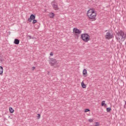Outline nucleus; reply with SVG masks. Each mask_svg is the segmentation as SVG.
Returning a JSON list of instances; mask_svg holds the SVG:
<instances>
[{"instance_id": "18", "label": "nucleus", "mask_w": 126, "mask_h": 126, "mask_svg": "<svg viewBox=\"0 0 126 126\" xmlns=\"http://www.w3.org/2000/svg\"><path fill=\"white\" fill-rule=\"evenodd\" d=\"M106 111L107 112H110L111 111V107L107 108Z\"/></svg>"}, {"instance_id": "26", "label": "nucleus", "mask_w": 126, "mask_h": 126, "mask_svg": "<svg viewBox=\"0 0 126 126\" xmlns=\"http://www.w3.org/2000/svg\"><path fill=\"white\" fill-rule=\"evenodd\" d=\"M125 103H126V101H125Z\"/></svg>"}, {"instance_id": "16", "label": "nucleus", "mask_w": 126, "mask_h": 126, "mask_svg": "<svg viewBox=\"0 0 126 126\" xmlns=\"http://www.w3.org/2000/svg\"><path fill=\"white\" fill-rule=\"evenodd\" d=\"M37 20H35V19H34L33 20L32 24H35V23H37Z\"/></svg>"}, {"instance_id": "8", "label": "nucleus", "mask_w": 126, "mask_h": 126, "mask_svg": "<svg viewBox=\"0 0 126 126\" xmlns=\"http://www.w3.org/2000/svg\"><path fill=\"white\" fill-rule=\"evenodd\" d=\"M106 39H111V33L107 32L105 35Z\"/></svg>"}, {"instance_id": "9", "label": "nucleus", "mask_w": 126, "mask_h": 126, "mask_svg": "<svg viewBox=\"0 0 126 126\" xmlns=\"http://www.w3.org/2000/svg\"><path fill=\"white\" fill-rule=\"evenodd\" d=\"M20 41L18 39H15L14 41V44L15 45H19Z\"/></svg>"}, {"instance_id": "14", "label": "nucleus", "mask_w": 126, "mask_h": 126, "mask_svg": "<svg viewBox=\"0 0 126 126\" xmlns=\"http://www.w3.org/2000/svg\"><path fill=\"white\" fill-rule=\"evenodd\" d=\"M83 75H86V74H87V70H86V69H84L83 71Z\"/></svg>"}, {"instance_id": "20", "label": "nucleus", "mask_w": 126, "mask_h": 126, "mask_svg": "<svg viewBox=\"0 0 126 126\" xmlns=\"http://www.w3.org/2000/svg\"><path fill=\"white\" fill-rule=\"evenodd\" d=\"M89 122L90 123H92V122H93V119H89Z\"/></svg>"}, {"instance_id": "17", "label": "nucleus", "mask_w": 126, "mask_h": 126, "mask_svg": "<svg viewBox=\"0 0 126 126\" xmlns=\"http://www.w3.org/2000/svg\"><path fill=\"white\" fill-rule=\"evenodd\" d=\"M87 112H90V110L88 108H87L85 110V113H87Z\"/></svg>"}, {"instance_id": "25", "label": "nucleus", "mask_w": 126, "mask_h": 126, "mask_svg": "<svg viewBox=\"0 0 126 126\" xmlns=\"http://www.w3.org/2000/svg\"><path fill=\"white\" fill-rule=\"evenodd\" d=\"M35 68H36L33 66L32 67V70H34V69H35Z\"/></svg>"}, {"instance_id": "7", "label": "nucleus", "mask_w": 126, "mask_h": 126, "mask_svg": "<svg viewBox=\"0 0 126 126\" xmlns=\"http://www.w3.org/2000/svg\"><path fill=\"white\" fill-rule=\"evenodd\" d=\"M35 18H36V16L33 14H32L30 16V17L28 19V21H29V22H32V20H33L35 19Z\"/></svg>"}, {"instance_id": "1", "label": "nucleus", "mask_w": 126, "mask_h": 126, "mask_svg": "<svg viewBox=\"0 0 126 126\" xmlns=\"http://www.w3.org/2000/svg\"><path fill=\"white\" fill-rule=\"evenodd\" d=\"M126 33L123 31H120L118 32L116 35V39L118 42H124L126 40Z\"/></svg>"}, {"instance_id": "2", "label": "nucleus", "mask_w": 126, "mask_h": 126, "mask_svg": "<svg viewBox=\"0 0 126 126\" xmlns=\"http://www.w3.org/2000/svg\"><path fill=\"white\" fill-rule=\"evenodd\" d=\"M87 15L90 19L92 20V21H95L97 12L93 9H90L87 12Z\"/></svg>"}, {"instance_id": "11", "label": "nucleus", "mask_w": 126, "mask_h": 126, "mask_svg": "<svg viewBox=\"0 0 126 126\" xmlns=\"http://www.w3.org/2000/svg\"><path fill=\"white\" fill-rule=\"evenodd\" d=\"M50 18H54L55 17V14L54 13H50L49 14Z\"/></svg>"}, {"instance_id": "13", "label": "nucleus", "mask_w": 126, "mask_h": 126, "mask_svg": "<svg viewBox=\"0 0 126 126\" xmlns=\"http://www.w3.org/2000/svg\"><path fill=\"white\" fill-rule=\"evenodd\" d=\"M9 112H10V113H11V114H12V113H13L14 112V110L11 107H10L9 108Z\"/></svg>"}, {"instance_id": "5", "label": "nucleus", "mask_w": 126, "mask_h": 126, "mask_svg": "<svg viewBox=\"0 0 126 126\" xmlns=\"http://www.w3.org/2000/svg\"><path fill=\"white\" fill-rule=\"evenodd\" d=\"M51 5H52V7H53L54 9H55V10H59V6L58 5V4L56 3L55 0L51 2Z\"/></svg>"}, {"instance_id": "19", "label": "nucleus", "mask_w": 126, "mask_h": 126, "mask_svg": "<svg viewBox=\"0 0 126 126\" xmlns=\"http://www.w3.org/2000/svg\"><path fill=\"white\" fill-rule=\"evenodd\" d=\"M38 116L37 117V119L38 120H39L40 119V118H41V115L40 114H37Z\"/></svg>"}, {"instance_id": "24", "label": "nucleus", "mask_w": 126, "mask_h": 126, "mask_svg": "<svg viewBox=\"0 0 126 126\" xmlns=\"http://www.w3.org/2000/svg\"><path fill=\"white\" fill-rule=\"evenodd\" d=\"M2 61V59L1 58V56H0V62H1Z\"/></svg>"}, {"instance_id": "6", "label": "nucleus", "mask_w": 126, "mask_h": 126, "mask_svg": "<svg viewBox=\"0 0 126 126\" xmlns=\"http://www.w3.org/2000/svg\"><path fill=\"white\" fill-rule=\"evenodd\" d=\"M73 32L76 35H79V34H81V33H82V31L79 30L77 28H74L73 30Z\"/></svg>"}, {"instance_id": "12", "label": "nucleus", "mask_w": 126, "mask_h": 126, "mask_svg": "<svg viewBox=\"0 0 126 126\" xmlns=\"http://www.w3.org/2000/svg\"><path fill=\"white\" fill-rule=\"evenodd\" d=\"M3 73V68L2 66H0V74H2Z\"/></svg>"}, {"instance_id": "4", "label": "nucleus", "mask_w": 126, "mask_h": 126, "mask_svg": "<svg viewBox=\"0 0 126 126\" xmlns=\"http://www.w3.org/2000/svg\"><path fill=\"white\" fill-rule=\"evenodd\" d=\"M81 38L84 42H88L90 40V36L87 33H83L81 34Z\"/></svg>"}, {"instance_id": "3", "label": "nucleus", "mask_w": 126, "mask_h": 126, "mask_svg": "<svg viewBox=\"0 0 126 126\" xmlns=\"http://www.w3.org/2000/svg\"><path fill=\"white\" fill-rule=\"evenodd\" d=\"M49 63L51 65H52V66H54L55 67H58V66L60 65L59 64V61L53 58L50 59Z\"/></svg>"}, {"instance_id": "23", "label": "nucleus", "mask_w": 126, "mask_h": 126, "mask_svg": "<svg viewBox=\"0 0 126 126\" xmlns=\"http://www.w3.org/2000/svg\"><path fill=\"white\" fill-rule=\"evenodd\" d=\"M50 56H54V53L51 52L50 54Z\"/></svg>"}, {"instance_id": "21", "label": "nucleus", "mask_w": 126, "mask_h": 126, "mask_svg": "<svg viewBox=\"0 0 126 126\" xmlns=\"http://www.w3.org/2000/svg\"><path fill=\"white\" fill-rule=\"evenodd\" d=\"M27 37L29 38V39H32V36L31 35H27Z\"/></svg>"}, {"instance_id": "22", "label": "nucleus", "mask_w": 126, "mask_h": 126, "mask_svg": "<svg viewBox=\"0 0 126 126\" xmlns=\"http://www.w3.org/2000/svg\"><path fill=\"white\" fill-rule=\"evenodd\" d=\"M99 123H98V122H96V123H95V124L94 125V126H99Z\"/></svg>"}, {"instance_id": "15", "label": "nucleus", "mask_w": 126, "mask_h": 126, "mask_svg": "<svg viewBox=\"0 0 126 126\" xmlns=\"http://www.w3.org/2000/svg\"><path fill=\"white\" fill-rule=\"evenodd\" d=\"M81 85L82 87H83V88H86V85H85V84H84L83 82H82Z\"/></svg>"}, {"instance_id": "10", "label": "nucleus", "mask_w": 126, "mask_h": 126, "mask_svg": "<svg viewBox=\"0 0 126 126\" xmlns=\"http://www.w3.org/2000/svg\"><path fill=\"white\" fill-rule=\"evenodd\" d=\"M102 107H104V108H107V104L105 103V100H103L101 102Z\"/></svg>"}]
</instances>
